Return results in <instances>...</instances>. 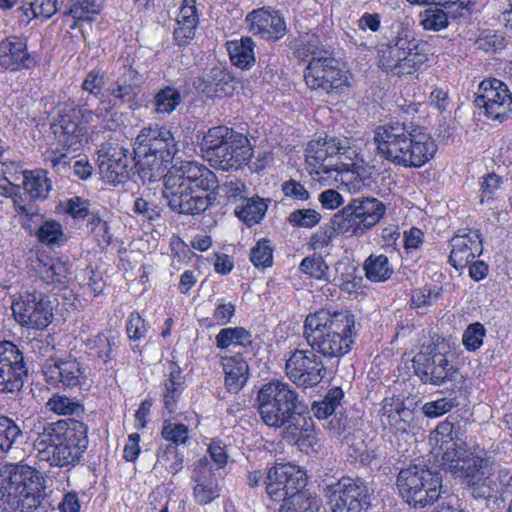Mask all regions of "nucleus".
<instances>
[{
	"mask_svg": "<svg viewBox=\"0 0 512 512\" xmlns=\"http://www.w3.org/2000/svg\"><path fill=\"white\" fill-rule=\"evenodd\" d=\"M12 311L21 326L33 329H44L53 319L49 297L37 290L27 291L18 301L13 302Z\"/></svg>",
	"mask_w": 512,
	"mask_h": 512,
	"instance_id": "15",
	"label": "nucleus"
},
{
	"mask_svg": "<svg viewBox=\"0 0 512 512\" xmlns=\"http://www.w3.org/2000/svg\"><path fill=\"white\" fill-rule=\"evenodd\" d=\"M354 328V315L349 311L320 310L306 317L304 336L324 357H341L351 350Z\"/></svg>",
	"mask_w": 512,
	"mask_h": 512,
	"instance_id": "6",
	"label": "nucleus"
},
{
	"mask_svg": "<svg viewBox=\"0 0 512 512\" xmlns=\"http://www.w3.org/2000/svg\"><path fill=\"white\" fill-rule=\"evenodd\" d=\"M45 381L52 387L74 388L85 382L86 376L80 362L75 358H59L46 362L42 369Z\"/></svg>",
	"mask_w": 512,
	"mask_h": 512,
	"instance_id": "23",
	"label": "nucleus"
},
{
	"mask_svg": "<svg viewBox=\"0 0 512 512\" xmlns=\"http://www.w3.org/2000/svg\"><path fill=\"white\" fill-rule=\"evenodd\" d=\"M126 332L133 341L142 339L147 332L146 322L138 312H132L127 320Z\"/></svg>",
	"mask_w": 512,
	"mask_h": 512,
	"instance_id": "60",
	"label": "nucleus"
},
{
	"mask_svg": "<svg viewBox=\"0 0 512 512\" xmlns=\"http://www.w3.org/2000/svg\"><path fill=\"white\" fill-rule=\"evenodd\" d=\"M225 372V386L230 392L240 391L248 380L249 367L240 354L221 358Z\"/></svg>",
	"mask_w": 512,
	"mask_h": 512,
	"instance_id": "31",
	"label": "nucleus"
},
{
	"mask_svg": "<svg viewBox=\"0 0 512 512\" xmlns=\"http://www.w3.org/2000/svg\"><path fill=\"white\" fill-rule=\"evenodd\" d=\"M287 377L298 387L310 388L325 377L326 368L314 350L295 349L285 364Z\"/></svg>",
	"mask_w": 512,
	"mask_h": 512,
	"instance_id": "16",
	"label": "nucleus"
},
{
	"mask_svg": "<svg viewBox=\"0 0 512 512\" xmlns=\"http://www.w3.org/2000/svg\"><path fill=\"white\" fill-rule=\"evenodd\" d=\"M34 4L41 22L54 16L59 10V0H31Z\"/></svg>",
	"mask_w": 512,
	"mask_h": 512,
	"instance_id": "63",
	"label": "nucleus"
},
{
	"mask_svg": "<svg viewBox=\"0 0 512 512\" xmlns=\"http://www.w3.org/2000/svg\"><path fill=\"white\" fill-rule=\"evenodd\" d=\"M203 92L211 96L230 95L234 90L233 77L221 66H214L203 75Z\"/></svg>",
	"mask_w": 512,
	"mask_h": 512,
	"instance_id": "32",
	"label": "nucleus"
},
{
	"mask_svg": "<svg viewBox=\"0 0 512 512\" xmlns=\"http://www.w3.org/2000/svg\"><path fill=\"white\" fill-rule=\"evenodd\" d=\"M364 269L366 277L376 282L387 280L393 273V269L385 255H370L365 261Z\"/></svg>",
	"mask_w": 512,
	"mask_h": 512,
	"instance_id": "47",
	"label": "nucleus"
},
{
	"mask_svg": "<svg viewBox=\"0 0 512 512\" xmlns=\"http://www.w3.org/2000/svg\"><path fill=\"white\" fill-rule=\"evenodd\" d=\"M267 210V204L263 199L252 197L245 199L241 206L235 210L239 219L243 220L248 226L258 223Z\"/></svg>",
	"mask_w": 512,
	"mask_h": 512,
	"instance_id": "44",
	"label": "nucleus"
},
{
	"mask_svg": "<svg viewBox=\"0 0 512 512\" xmlns=\"http://www.w3.org/2000/svg\"><path fill=\"white\" fill-rule=\"evenodd\" d=\"M249 30L267 40H277L286 32L282 17L264 9L254 10L246 17Z\"/></svg>",
	"mask_w": 512,
	"mask_h": 512,
	"instance_id": "27",
	"label": "nucleus"
},
{
	"mask_svg": "<svg viewBox=\"0 0 512 512\" xmlns=\"http://www.w3.org/2000/svg\"><path fill=\"white\" fill-rule=\"evenodd\" d=\"M88 231L93 234L99 246L105 247L111 243L112 234L108 223L98 214L92 213L87 222Z\"/></svg>",
	"mask_w": 512,
	"mask_h": 512,
	"instance_id": "50",
	"label": "nucleus"
},
{
	"mask_svg": "<svg viewBox=\"0 0 512 512\" xmlns=\"http://www.w3.org/2000/svg\"><path fill=\"white\" fill-rule=\"evenodd\" d=\"M37 237L39 241L48 245L60 244L64 241V232L60 223L51 220L39 227Z\"/></svg>",
	"mask_w": 512,
	"mask_h": 512,
	"instance_id": "52",
	"label": "nucleus"
},
{
	"mask_svg": "<svg viewBox=\"0 0 512 512\" xmlns=\"http://www.w3.org/2000/svg\"><path fill=\"white\" fill-rule=\"evenodd\" d=\"M56 145L62 149L76 151L80 148L86 133L81 122V110L65 106L59 110L58 117L51 125Z\"/></svg>",
	"mask_w": 512,
	"mask_h": 512,
	"instance_id": "22",
	"label": "nucleus"
},
{
	"mask_svg": "<svg viewBox=\"0 0 512 512\" xmlns=\"http://www.w3.org/2000/svg\"><path fill=\"white\" fill-rule=\"evenodd\" d=\"M427 45L399 33L378 46L379 67L394 76L411 75L428 60Z\"/></svg>",
	"mask_w": 512,
	"mask_h": 512,
	"instance_id": "9",
	"label": "nucleus"
},
{
	"mask_svg": "<svg viewBox=\"0 0 512 512\" xmlns=\"http://www.w3.org/2000/svg\"><path fill=\"white\" fill-rule=\"evenodd\" d=\"M87 432L85 423L71 418L45 424L33 440L36 458L52 467L75 466L87 450Z\"/></svg>",
	"mask_w": 512,
	"mask_h": 512,
	"instance_id": "4",
	"label": "nucleus"
},
{
	"mask_svg": "<svg viewBox=\"0 0 512 512\" xmlns=\"http://www.w3.org/2000/svg\"><path fill=\"white\" fill-rule=\"evenodd\" d=\"M457 405L455 399L440 398L435 401L427 402L423 405V413L429 418H436L449 412Z\"/></svg>",
	"mask_w": 512,
	"mask_h": 512,
	"instance_id": "59",
	"label": "nucleus"
},
{
	"mask_svg": "<svg viewBox=\"0 0 512 512\" xmlns=\"http://www.w3.org/2000/svg\"><path fill=\"white\" fill-rule=\"evenodd\" d=\"M22 437V429L14 420L0 417V457L7 454Z\"/></svg>",
	"mask_w": 512,
	"mask_h": 512,
	"instance_id": "46",
	"label": "nucleus"
},
{
	"mask_svg": "<svg viewBox=\"0 0 512 512\" xmlns=\"http://www.w3.org/2000/svg\"><path fill=\"white\" fill-rule=\"evenodd\" d=\"M420 23L425 30L439 31L448 26V14L438 6H431L420 13Z\"/></svg>",
	"mask_w": 512,
	"mask_h": 512,
	"instance_id": "48",
	"label": "nucleus"
},
{
	"mask_svg": "<svg viewBox=\"0 0 512 512\" xmlns=\"http://www.w3.org/2000/svg\"><path fill=\"white\" fill-rule=\"evenodd\" d=\"M161 434L165 440L171 442L169 445H175L176 448L179 445L185 444L189 439L186 425L170 421L164 422Z\"/></svg>",
	"mask_w": 512,
	"mask_h": 512,
	"instance_id": "53",
	"label": "nucleus"
},
{
	"mask_svg": "<svg viewBox=\"0 0 512 512\" xmlns=\"http://www.w3.org/2000/svg\"><path fill=\"white\" fill-rule=\"evenodd\" d=\"M193 498L199 505H208L220 496V487L211 460L199 459L192 472Z\"/></svg>",
	"mask_w": 512,
	"mask_h": 512,
	"instance_id": "24",
	"label": "nucleus"
},
{
	"mask_svg": "<svg viewBox=\"0 0 512 512\" xmlns=\"http://www.w3.org/2000/svg\"><path fill=\"white\" fill-rule=\"evenodd\" d=\"M344 439L346 441V444L348 446L347 454L349 457V460L351 462H354L355 459L365 451V448L367 447L366 443L361 439V435L357 436L355 432L351 433L348 432L344 435Z\"/></svg>",
	"mask_w": 512,
	"mask_h": 512,
	"instance_id": "64",
	"label": "nucleus"
},
{
	"mask_svg": "<svg viewBox=\"0 0 512 512\" xmlns=\"http://www.w3.org/2000/svg\"><path fill=\"white\" fill-rule=\"evenodd\" d=\"M198 16L191 7H181L177 17V27L174 29V37L179 45L188 43L195 36L198 25Z\"/></svg>",
	"mask_w": 512,
	"mask_h": 512,
	"instance_id": "38",
	"label": "nucleus"
},
{
	"mask_svg": "<svg viewBox=\"0 0 512 512\" xmlns=\"http://www.w3.org/2000/svg\"><path fill=\"white\" fill-rule=\"evenodd\" d=\"M217 176L203 164L186 161L173 165L164 176L163 196L179 214L205 212L216 200Z\"/></svg>",
	"mask_w": 512,
	"mask_h": 512,
	"instance_id": "1",
	"label": "nucleus"
},
{
	"mask_svg": "<svg viewBox=\"0 0 512 512\" xmlns=\"http://www.w3.org/2000/svg\"><path fill=\"white\" fill-rule=\"evenodd\" d=\"M181 102L180 92L172 86H166L154 95L151 104L156 114L169 115L176 110Z\"/></svg>",
	"mask_w": 512,
	"mask_h": 512,
	"instance_id": "40",
	"label": "nucleus"
},
{
	"mask_svg": "<svg viewBox=\"0 0 512 512\" xmlns=\"http://www.w3.org/2000/svg\"><path fill=\"white\" fill-rule=\"evenodd\" d=\"M183 468V456L177 451L175 445L161 447L154 465L156 472L165 470L171 475L177 474Z\"/></svg>",
	"mask_w": 512,
	"mask_h": 512,
	"instance_id": "43",
	"label": "nucleus"
},
{
	"mask_svg": "<svg viewBox=\"0 0 512 512\" xmlns=\"http://www.w3.org/2000/svg\"><path fill=\"white\" fill-rule=\"evenodd\" d=\"M335 164H337V172L349 171L363 162L360 154V148L352 139L346 137H335Z\"/></svg>",
	"mask_w": 512,
	"mask_h": 512,
	"instance_id": "35",
	"label": "nucleus"
},
{
	"mask_svg": "<svg viewBox=\"0 0 512 512\" xmlns=\"http://www.w3.org/2000/svg\"><path fill=\"white\" fill-rule=\"evenodd\" d=\"M434 434L444 464L451 465L465 456L468 449L466 424L446 419L436 426Z\"/></svg>",
	"mask_w": 512,
	"mask_h": 512,
	"instance_id": "21",
	"label": "nucleus"
},
{
	"mask_svg": "<svg viewBox=\"0 0 512 512\" xmlns=\"http://www.w3.org/2000/svg\"><path fill=\"white\" fill-rule=\"evenodd\" d=\"M335 145V137L327 136L308 143L305 150L306 163L314 179L324 182L334 177L337 172Z\"/></svg>",
	"mask_w": 512,
	"mask_h": 512,
	"instance_id": "20",
	"label": "nucleus"
},
{
	"mask_svg": "<svg viewBox=\"0 0 512 512\" xmlns=\"http://www.w3.org/2000/svg\"><path fill=\"white\" fill-rule=\"evenodd\" d=\"M449 471L461 479L462 485L468 487L481 480L487 473H493V462L480 455L464 456L449 465Z\"/></svg>",
	"mask_w": 512,
	"mask_h": 512,
	"instance_id": "28",
	"label": "nucleus"
},
{
	"mask_svg": "<svg viewBox=\"0 0 512 512\" xmlns=\"http://www.w3.org/2000/svg\"><path fill=\"white\" fill-rule=\"evenodd\" d=\"M133 62L123 64L121 74L117 77L107 89V96L110 101L124 102L128 98H132L136 94V88L142 83L143 77L133 66Z\"/></svg>",
	"mask_w": 512,
	"mask_h": 512,
	"instance_id": "30",
	"label": "nucleus"
},
{
	"mask_svg": "<svg viewBox=\"0 0 512 512\" xmlns=\"http://www.w3.org/2000/svg\"><path fill=\"white\" fill-rule=\"evenodd\" d=\"M372 493L369 484L360 477L343 476L325 488L331 512H368Z\"/></svg>",
	"mask_w": 512,
	"mask_h": 512,
	"instance_id": "11",
	"label": "nucleus"
},
{
	"mask_svg": "<svg viewBox=\"0 0 512 512\" xmlns=\"http://www.w3.org/2000/svg\"><path fill=\"white\" fill-rule=\"evenodd\" d=\"M298 393L286 382L273 380L264 384L257 394V408L261 420L269 427L286 428L300 445L312 446L316 442L310 427L311 418L296 412Z\"/></svg>",
	"mask_w": 512,
	"mask_h": 512,
	"instance_id": "3",
	"label": "nucleus"
},
{
	"mask_svg": "<svg viewBox=\"0 0 512 512\" xmlns=\"http://www.w3.org/2000/svg\"><path fill=\"white\" fill-rule=\"evenodd\" d=\"M491 475L492 473H487L481 478V480L467 487L474 498L487 499L491 497L494 491Z\"/></svg>",
	"mask_w": 512,
	"mask_h": 512,
	"instance_id": "62",
	"label": "nucleus"
},
{
	"mask_svg": "<svg viewBox=\"0 0 512 512\" xmlns=\"http://www.w3.org/2000/svg\"><path fill=\"white\" fill-rule=\"evenodd\" d=\"M484 335V326L478 322L473 323L463 334V344L469 351H475L482 345Z\"/></svg>",
	"mask_w": 512,
	"mask_h": 512,
	"instance_id": "57",
	"label": "nucleus"
},
{
	"mask_svg": "<svg viewBox=\"0 0 512 512\" xmlns=\"http://www.w3.org/2000/svg\"><path fill=\"white\" fill-rule=\"evenodd\" d=\"M319 501L308 490L301 489L283 501L279 512H317Z\"/></svg>",
	"mask_w": 512,
	"mask_h": 512,
	"instance_id": "39",
	"label": "nucleus"
},
{
	"mask_svg": "<svg viewBox=\"0 0 512 512\" xmlns=\"http://www.w3.org/2000/svg\"><path fill=\"white\" fill-rule=\"evenodd\" d=\"M135 154L117 142L102 145L98 155V166L103 179L112 184L125 183L134 167Z\"/></svg>",
	"mask_w": 512,
	"mask_h": 512,
	"instance_id": "14",
	"label": "nucleus"
},
{
	"mask_svg": "<svg viewBox=\"0 0 512 512\" xmlns=\"http://www.w3.org/2000/svg\"><path fill=\"white\" fill-rule=\"evenodd\" d=\"M35 270L40 281L49 289L64 287L69 281L70 268L66 261L42 255L37 258Z\"/></svg>",
	"mask_w": 512,
	"mask_h": 512,
	"instance_id": "29",
	"label": "nucleus"
},
{
	"mask_svg": "<svg viewBox=\"0 0 512 512\" xmlns=\"http://www.w3.org/2000/svg\"><path fill=\"white\" fill-rule=\"evenodd\" d=\"M21 187L30 197V203L36 200H45L52 189V183L45 170H25Z\"/></svg>",
	"mask_w": 512,
	"mask_h": 512,
	"instance_id": "34",
	"label": "nucleus"
},
{
	"mask_svg": "<svg viewBox=\"0 0 512 512\" xmlns=\"http://www.w3.org/2000/svg\"><path fill=\"white\" fill-rule=\"evenodd\" d=\"M397 487L409 505L422 508L439 499L442 477L426 466L413 465L399 472Z\"/></svg>",
	"mask_w": 512,
	"mask_h": 512,
	"instance_id": "10",
	"label": "nucleus"
},
{
	"mask_svg": "<svg viewBox=\"0 0 512 512\" xmlns=\"http://www.w3.org/2000/svg\"><path fill=\"white\" fill-rule=\"evenodd\" d=\"M27 373L23 353L17 345L11 341L0 342V392L20 391Z\"/></svg>",
	"mask_w": 512,
	"mask_h": 512,
	"instance_id": "19",
	"label": "nucleus"
},
{
	"mask_svg": "<svg viewBox=\"0 0 512 512\" xmlns=\"http://www.w3.org/2000/svg\"><path fill=\"white\" fill-rule=\"evenodd\" d=\"M300 270L316 279H324L328 266L322 257H306L300 264Z\"/></svg>",
	"mask_w": 512,
	"mask_h": 512,
	"instance_id": "58",
	"label": "nucleus"
},
{
	"mask_svg": "<svg viewBox=\"0 0 512 512\" xmlns=\"http://www.w3.org/2000/svg\"><path fill=\"white\" fill-rule=\"evenodd\" d=\"M20 189L21 185H13L11 187L9 184L8 186L0 184V195L10 197L13 199L15 210L17 213L32 216L36 213L37 209L33 203H24L22 201Z\"/></svg>",
	"mask_w": 512,
	"mask_h": 512,
	"instance_id": "51",
	"label": "nucleus"
},
{
	"mask_svg": "<svg viewBox=\"0 0 512 512\" xmlns=\"http://www.w3.org/2000/svg\"><path fill=\"white\" fill-rule=\"evenodd\" d=\"M412 362L415 374L424 384L440 386L454 380L457 374V368L435 345L422 347Z\"/></svg>",
	"mask_w": 512,
	"mask_h": 512,
	"instance_id": "13",
	"label": "nucleus"
},
{
	"mask_svg": "<svg viewBox=\"0 0 512 512\" xmlns=\"http://www.w3.org/2000/svg\"><path fill=\"white\" fill-rule=\"evenodd\" d=\"M343 396L344 393L341 388H331L322 401L313 404L312 411L314 416L318 419H328L338 413L337 410L341 406Z\"/></svg>",
	"mask_w": 512,
	"mask_h": 512,
	"instance_id": "45",
	"label": "nucleus"
},
{
	"mask_svg": "<svg viewBox=\"0 0 512 512\" xmlns=\"http://www.w3.org/2000/svg\"><path fill=\"white\" fill-rule=\"evenodd\" d=\"M37 61L27 50L26 40L10 36L0 42V66L10 71L30 69Z\"/></svg>",
	"mask_w": 512,
	"mask_h": 512,
	"instance_id": "26",
	"label": "nucleus"
},
{
	"mask_svg": "<svg viewBox=\"0 0 512 512\" xmlns=\"http://www.w3.org/2000/svg\"><path fill=\"white\" fill-rule=\"evenodd\" d=\"M321 220V214L314 209H298L289 214L288 221L291 225L303 228H312Z\"/></svg>",
	"mask_w": 512,
	"mask_h": 512,
	"instance_id": "55",
	"label": "nucleus"
},
{
	"mask_svg": "<svg viewBox=\"0 0 512 512\" xmlns=\"http://www.w3.org/2000/svg\"><path fill=\"white\" fill-rule=\"evenodd\" d=\"M349 204L367 231L376 225L385 213L384 204L376 198H356L352 199Z\"/></svg>",
	"mask_w": 512,
	"mask_h": 512,
	"instance_id": "33",
	"label": "nucleus"
},
{
	"mask_svg": "<svg viewBox=\"0 0 512 512\" xmlns=\"http://www.w3.org/2000/svg\"><path fill=\"white\" fill-rule=\"evenodd\" d=\"M374 142L377 154L403 167L423 166L437 149L426 129L412 122H390L377 127Z\"/></svg>",
	"mask_w": 512,
	"mask_h": 512,
	"instance_id": "2",
	"label": "nucleus"
},
{
	"mask_svg": "<svg viewBox=\"0 0 512 512\" xmlns=\"http://www.w3.org/2000/svg\"><path fill=\"white\" fill-rule=\"evenodd\" d=\"M306 85L312 90L327 94L338 92L348 86V74L340 68L333 57L313 53L304 74Z\"/></svg>",
	"mask_w": 512,
	"mask_h": 512,
	"instance_id": "12",
	"label": "nucleus"
},
{
	"mask_svg": "<svg viewBox=\"0 0 512 512\" xmlns=\"http://www.w3.org/2000/svg\"><path fill=\"white\" fill-rule=\"evenodd\" d=\"M46 406L49 410L59 415H79L84 411L83 406L79 402L61 395L52 396Z\"/></svg>",
	"mask_w": 512,
	"mask_h": 512,
	"instance_id": "49",
	"label": "nucleus"
},
{
	"mask_svg": "<svg viewBox=\"0 0 512 512\" xmlns=\"http://www.w3.org/2000/svg\"><path fill=\"white\" fill-rule=\"evenodd\" d=\"M46 476L23 462L7 463L0 468V500L20 512H34L43 506L52 492Z\"/></svg>",
	"mask_w": 512,
	"mask_h": 512,
	"instance_id": "5",
	"label": "nucleus"
},
{
	"mask_svg": "<svg viewBox=\"0 0 512 512\" xmlns=\"http://www.w3.org/2000/svg\"><path fill=\"white\" fill-rule=\"evenodd\" d=\"M101 10L102 3L99 0H69L63 14L73 17L71 29H74L80 20L89 19L90 15L99 14Z\"/></svg>",
	"mask_w": 512,
	"mask_h": 512,
	"instance_id": "42",
	"label": "nucleus"
},
{
	"mask_svg": "<svg viewBox=\"0 0 512 512\" xmlns=\"http://www.w3.org/2000/svg\"><path fill=\"white\" fill-rule=\"evenodd\" d=\"M474 103L484 108L489 118L499 122L507 119L512 111L511 93L502 81L495 78L480 83Z\"/></svg>",
	"mask_w": 512,
	"mask_h": 512,
	"instance_id": "18",
	"label": "nucleus"
},
{
	"mask_svg": "<svg viewBox=\"0 0 512 512\" xmlns=\"http://www.w3.org/2000/svg\"><path fill=\"white\" fill-rule=\"evenodd\" d=\"M451 253L449 263L457 270L468 266L477 256H480L483 247L479 231H459L450 241Z\"/></svg>",
	"mask_w": 512,
	"mask_h": 512,
	"instance_id": "25",
	"label": "nucleus"
},
{
	"mask_svg": "<svg viewBox=\"0 0 512 512\" xmlns=\"http://www.w3.org/2000/svg\"><path fill=\"white\" fill-rule=\"evenodd\" d=\"M268 497L274 501L285 500L307 485L305 471L291 463L271 467L263 480Z\"/></svg>",
	"mask_w": 512,
	"mask_h": 512,
	"instance_id": "17",
	"label": "nucleus"
},
{
	"mask_svg": "<svg viewBox=\"0 0 512 512\" xmlns=\"http://www.w3.org/2000/svg\"><path fill=\"white\" fill-rule=\"evenodd\" d=\"M250 260L256 267H270L273 263V249L270 241L259 240L251 250Z\"/></svg>",
	"mask_w": 512,
	"mask_h": 512,
	"instance_id": "54",
	"label": "nucleus"
},
{
	"mask_svg": "<svg viewBox=\"0 0 512 512\" xmlns=\"http://www.w3.org/2000/svg\"><path fill=\"white\" fill-rule=\"evenodd\" d=\"M201 150L212 167L223 171H237L253 156L249 139L224 126L208 130L202 139Z\"/></svg>",
	"mask_w": 512,
	"mask_h": 512,
	"instance_id": "8",
	"label": "nucleus"
},
{
	"mask_svg": "<svg viewBox=\"0 0 512 512\" xmlns=\"http://www.w3.org/2000/svg\"><path fill=\"white\" fill-rule=\"evenodd\" d=\"M335 229L333 225L321 227L314 233L309 240V245L313 250H321L329 246L334 238Z\"/></svg>",
	"mask_w": 512,
	"mask_h": 512,
	"instance_id": "61",
	"label": "nucleus"
},
{
	"mask_svg": "<svg viewBox=\"0 0 512 512\" xmlns=\"http://www.w3.org/2000/svg\"><path fill=\"white\" fill-rule=\"evenodd\" d=\"M331 224L337 233L347 237H358L367 232V229L362 226V222L359 220L357 213L352 210L350 204L332 217Z\"/></svg>",
	"mask_w": 512,
	"mask_h": 512,
	"instance_id": "36",
	"label": "nucleus"
},
{
	"mask_svg": "<svg viewBox=\"0 0 512 512\" xmlns=\"http://www.w3.org/2000/svg\"><path fill=\"white\" fill-rule=\"evenodd\" d=\"M86 346L90 351L95 352L97 357L101 359L103 363L108 364L116 356L118 341L114 336H106L103 333H99L92 338L87 339Z\"/></svg>",
	"mask_w": 512,
	"mask_h": 512,
	"instance_id": "41",
	"label": "nucleus"
},
{
	"mask_svg": "<svg viewBox=\"0 0 512 512\" xmlns=\"http://www.w3.org/2000/svg\"><path fill=\"white\" fill-rule=\"evenodd\" d=\"M106 73L101 69L91 70L82 83L83 91L97 97L105 85Z\"/></svg>",
	"mask_w": 512,
	"mask_h": 512,
	"instance_id": "56",
	"label": "nucleus"
},
{
	"mask_svg": "<svg viewBox=\"0 0 512 512\" xmlns=\"http://www.w3.org/2000/svg\"><path fill=\"white\" fill-rule=\"evenodd\" d=\"M230 59L241 69H249L255 63L254 42L249 37L227 42Z\"/></svg>",
	"mask_w": 512,
	"mask_h": 512,
	"instance_id": "37",
	"label": "nucleus"
},
{
	"mask_svg": "<svg viewBox=\"0 0 512 512\" xmlns=\"http://www.w3.org/2000/svg\"><path fill=\"white\" fill-rule=\"evenodd\" d=\"M177 152L178 141L168 128L158 125L143 128L133 149L138 173L143 179L155 181Z\"/></svg>",
	"mask_w": 512,
	"mask_h": 512,
	"instance_id": "7",
	"label": "nucleus"
}]
</instances>
